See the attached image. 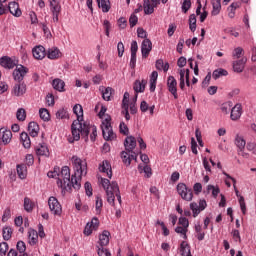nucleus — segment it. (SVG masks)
<instances>
[{
	"instance_id": "obj_23",
	"label": "nucleus",
	"mask_w": 256,
	"mask_h": 256,
	"mask_svg": "<svg viewBox=\"0 0 256 256\" xmlns=\"http://www.w3.org/2000/svg\"><path fill=\"white\" fill-rule=\"evenodd\" d=\"M109 237H111V233L107 230H104L99 236V246L107 247V245H109Z\"/></svg>"
},
{
	"instance_id": "obj_4",
	"label": "nucleus",
	"mask_w": 256,
	"mask_h": 256,
	"mask_svg": "<svg viewBox=\"0 0 256 256\" xmlns=\"http://www.w3.org/2000/svg\"><path fill=\"white\" fill-rule=\"evenodd\" d=\"M101 129L103 138L106 141H113L117 137L113 132V127H111V117L108 116L102 121Z\"/></svg>"
},
{
	"instance_id": "obj_64",
	"label": "nucleus",
	"mask_w": 256,
	"mask_h": 256,
	"mask_svg": "<svg viewBox=\"0 0 256 256\" xmlns=\"http://www.w3.org/2000/svg\"><path fill=\"white\" fill-rule=\"evenodd\" d=\"M246 148L248 151H252V153H254V155H256V144L255 142H248L246 144Z\"/></svg>"
},
{
	"instance_id": "obj_24",
	"label": "nucleus",
	"mask_w": 256,
	"mask_h": 256,
	"mask_svg": "<svg viewBox=\"0 0 256 256\" xmlns=\"http://www.w3.org/2000/svg\"><path fill=\"white\" fill-rule=\"evenodd\" d=\"M52 87L55 91H59V93H64L65 91V81L60 78H55L52 81Z\"/></svg>"
},
{
	"instance_id": "obj_32",
	"label": "nucleus",
	"mask_w": 256,
	"mask_h": 256,
	"mask_svg": "<svg viewBox=\"0 0 256 256\" xmlns=\"http://www.w3.org/2000/svg\"><path fill=\"white\" fill-rule=\"evenodd\" d=\"M159 77V73L157 71H153L150 75V91L153 93L155 89H157V79Z\"/></svg>"
},
{
	"instance_id": "obj_58",
	"label": "nucleus",
	"mask_w": 256,
	"mask_h": 256,
	"mask_svg": "<svg viewBox=\"0 0 256 256\" xmlns=\"http://www.w3.org/2000/svg\"><path fill=\"white\" fill-rule=\"evenodd\" d=\"M101 207H103V199L99 196L96 197V204H95V208H96V213H101Z\"/></svg>"
},
{
	"instance_id": "obj_49",
	"label": "nucleus",
	"mask_w": 256,
	"mask_h": 256,
	"mask_svg": "<svg viewBox=\"0 0 256 256\" xmlns=\"http://www.w3.org/2000/svg\"><path fill=\"white\" fill-rule=\"evenodd\" d=\"M232 107H233V104L231 102H226L221 105L220 109L222 113H224L225 115H229Z\"/></svg>"
},
{
	"instance_id": "obj_30",
	"label": "nucleus",
	"mask_w": 256,
	"mask_h": 256,
	"mask_svg": "<svg viewBox=\"0 0 256 256\" xmlns=\"http://www.w3.org/2000/svg\"><path fill=\"white\" fill-rule=\"evenodd\" d=\"M28 131L31 137H37L39 135V124L37 122H30L28 124Z\"/></svg>"
},
{
	"instance_id": "obj_41",
	"label": "nucleus",
	"mask_w": 256,
	"mask_h": 256,
	"mask_svg": "<svg viewBox=\"0 0 256 256\" xmlns=\"http://www.w3.org/2000/svg\"><path fill=\"white\" fill-rule=\"evenodd\" d=\"M2 235H3L4 241H9V239H11L13 235V228H11V226H5L3 228Z\"/></svg>"
},
{
	"instance_id": "obj_56",
	"label": "nucleus",
	"mask_w": 256,
	"mask_h": 256,
	"mask_svg": "<svg viewBox=\"0 0 256 256\" xmlns=\"http://www.w3.org/2000/svg\"><path fill=\"white\" fill-rule=\"evenodd\" d=\"M238 201H239L240 209H241L243 215H245V213H247V206L245 204V198L243 196H240Z\"/></svg>"
},
{
	"instance_id": "obj_55",
	"label": "nucleus",
	"mask_w": 256,
	"mask_h": 256,
	"mask_svg": "<svg viewBox=\"0 0 256 256\" xmlns=\"http://www.w3.org/2000/svg\"><path fill=\"white\" fill-rule=\"evenodd\" d=\"M178 225L180 227H184L186 229H189V220L186 217H180L178 220Z\"/></svg>"
},
{
	"instance_id": "obj_8",
	"label": "nucleus",
	"mask_w": 256,
	"mask_h": 256,
	"mask_svg": "<svg viewBox=\"0 0 256 256\" xmlns=\"http://www.w3.org/2000/svg\"><path fill=\"white\" fill-rule=\"evenodd\" d=\"M13 139V133L7 128H0V143L2 145H9Z\"/></svg>"
},
{
	"instance_id": "obj_18",
	"label": "nucleus",
	"mask_w": 256,
	"mask_h": 256,
	"mask_svg": "<svg viewBox=\"0 0 256 256\" xmlns=\"http://www.w3.org/2000/svg\"><path fill=\"white\" fill-rule=\"evenodd\" d=\"M53 23H59V15L61 14V4L50 5Z\"/></svg>"
},
{
	"instance_id": "obj_43",
	"label": "nucleus",
	"mask_w": 256,
	"mask_h": 256,
	"mask_svg": "<svg viewBox=\"0 0 256 256\" xmlns=\"http://www.w3.org/2000/svg\"><path fill=\"white\" fill-rule=\"evenodd\" d=\"M180 89H185V81L187 79V69H181L180 72Z\"/></svg>"
},
{
	"instance_id": "obj_7",
	"label": "nucleus",
	"mask_w": 256,
	"mask_h": 256,
	"mask_svg": "<svg viewBox=\"0 0 256 256\" xmlns=\"http://www.w3.org/2000/svg\"><path fill=\"white\" fill-rule=\"evenodd\" d=\"M48 205H49V209H50L51 213H53V215H61L63 210H62L61 204L59 203V200H57V198L51 196L48 199Z\"/></svg>"
},
{
	"instance_id": "obj_11",
	"label": "nucleus",
	"mask_w": 256,
	"mask_h": 256,
	"mask_svg": "<svg viewBox=\"0 0 256 256\" xmlns=\"http://www.w3.org/2000/svg\"><path fill=\"white\" fill-rule=\"evenodd\" d=\"M17 61L12 59L9 56H3L0 58V65L4 67V69H14L17 67Z\"/></svg>"
},
{
	"instance_id": "obj_57",
	"label": "nucleus",
	"mask_w": 256,
	"mask_h": 256,
	"mask_svg": "<svg viewBox=\"0 0 256 256\" xmlns=\"http://www.w3.org/2000/svg\"><path fill=\"white\" fill-rule=\"evenodd\" d=\"M181 9L182 13H187L191 9V0H184Z\"/></svg>"
},
{
	"instance_id": "obj_47",
	"label": "nucleus",
	"mask_w": 256,
	"mask_h": 256,
	"mask_svg": "<svg viewBox=\"0 0 256 256\" xmlns=\"http://www.w3.org/2000/svg\"><path fill=\"white\" fill-rule=\"evenodd\" d=\"M190 209L193 213V217H197L202 211L201 208H199V204H197V202L190 203Z\"/></svg>"
},
{
	"instance_id": "obj_10",
	"label": "nucleus",
	"mask_w": 256,
	"mask_h": 256,
	"mask_svg": "<svg viewBox=\"0 0 256 256\" xmlns=\"http://www.w3.org/2000/svg\"><path fill=\"white\" fill-rule=\"evenodd\" d=\"M152 49L153 43L151 42V40L149 38L144 39L141 44V53L143 59H147L149 57Z\"/></svg>"
},
{
	"instance_id": "obj_1",
	"label": "nucleus",
	"mask_w": 256,
	"mask_h": 256,
	"mask_svg": "<svg viewBox=\"0 0 256 256\" xmlns=\"http://www.w3.org/2000/svg\"><path fill=\"white\" fill-rule=\"evenodd\" d=\"M71 161L74 169V175L72 177L71 170L68 166H63L61 173L57 170L47 173L50 179H57V185L63 191H71V187L76 190L81 189V179L83 175H87V162L85 160H82L78 156H72Z\"/></svg>"
},
{
	"instance_id": "obj_26",
	"label": "nucleus",
	"mask_w": 256,
	"mask_h": 256,
	"mask_svg": "<svg viewBox=\"0 0 256 256\" xmlns=\"http://www.w3.org/2000/svg\"><path fill=\"white\" fill-rule=\"evenodd\" d=\"M145 85H147V80H136L133 86L135 93H143L145 91Z\"/></svg>"
},
{
	"instance_id": "obj_37",
	"label": "nucleus",
	"mask_w": 256,
	"mask_h": 256,
	"mask_svg": "<svg viewBox=\"0 0 256 256\" xmlns=\"http://www.w3.org/2000/svg\"><path fill=\"white\" fill-rule=\"evenodd\" d=\"M212 4V15L213 16H217L219 15V13H221V0H212L211 1Z\"/></svg>"
},
{
	"instance_id": "obj_51",
	"label": "nucleus",
	"mask_w": 256,
	"mask_h": 256,
	"mask_svg": "<svg viewBox=\"0 0 256 256\" xmlns=\"http://www.w3.org/2000/svg\"><path fill=\"white\" fill-rule=\"evenodd\" d=\"M16 118L18 119V121H25V119H27V112L25 111V109H18L16 112Z\"/></svg>"
},
{
	"instance_id": "obj_22",
	"label": "nucleus",
	"mask_w": 256,
	"mask_h": 256,
	"mask_svg": "<svg viewBox=\"0 0 256 256\" xmlns=\"http://www.w3.org/2000/svg\"><path fill=\"white\" fill-rule=\"evenodd\" d=\"M246 63H247V59H245V58L234 61L233 62V70L235 71V73H243Z\"/></svg>"
},
{
	"instance_id": "obj_40",
	"label": "nucleus",
	"mask_w": 256,
	"mask_h": 256,
	"mask_svg": "<svg viewBox=\"0 0 256 256\" xmlns=\"http://www.w3.org/2000/svg\"><path fill=\"white\" fill-rule=\"evenodd\" d=\"M189 29L190 31H192V33H195V31L197 30V17L195 16V14H191L189 16Z\"/></svg>"
},
{
	"instance_id": "obj_21",
	"label": "nucleus",
	"mask_w": 256,
	"mask_h": 256,
	"mask_svg": "<svg viewBox=\"0 0 256 256\" xmlns=\"http://www.w3.org/2000/svg\"><path fill=\"white\" fill-rule=\"evenodd\" d=\"M28 243L29 245L32 246L37 245V243H39V234L33 228H30L28 230Z\"/></svg>"
},
{
	"instance_id": "obj_6",
	"label": "nucleus",
	"mask_w": 256,
	"mask_h": 256,
	"mask_svg": "<svg viewBox=\"0 0 256 256\" xmlns=\"http://www.w3.org/2000/svg\"><path fill=\"white\" fill-rule=\"evenodd\" d=\"M29 73V69L23 65H19L16 67V69L13 71V79L14 81H17V83H21L23 79H25V76Z\"/></svg>"
},
{
	"instance_id": "obj_16",
	"label": "nucleus",
	"mask_w": 256,
	"mask_h": 256,
	"mask_svg": "<svg viewBox=\"0 0 256 256\" xmlns=\"http://www.w3.org/2000/svg\"><path fill=\"white\" fill-rule=\"evenodd\" d=\"M99 171H100V173H105L109 179H111L113 177V171L111 169V164L107 160H104L99 165Z\"/></svg>"
},
{
	"instance_id": "obj_15",
	"label": "nucleus",
	"mask_w": 256,
	"mask_h": 256,
	"mask_svg": "<svg viewBox=\"0 0 256 256\" xmlns=\"http://www.w3.org/2000/svg\"><path fill=\"white\" fill-rule=\"evenodd\" d=\"M230 111V119L232 121H239V119H241V115H243V108L241 107V104H236Z\"/></svg>"
},
{
	"instance_id": "obj_33",
	"label": "nucleus",
	"mask_w": 256,
	"mask_h": 256,
	"mask_svg": "<svg viewBox=\"0 0 256 256\" xmlns=\"http://www.w3.org/2000/svg\"><path fill=\"white\" fill-rule=\"evenodd\" d=\"M73 113L76 114L77 120L74 121H79L80 123H83V106L80 104H75L73 107Z\"/></svg>"
},
{
	"instance_id": "obj_38",
	"label": "nucleus",
	"mask_w": 256,
	"mask_h": 256,
	"mask_svg": "<svg viewBox=\"0 0 256 256\" xmlns=\"http://www.w3.org/2000/svg\"><path fill=\"white\" fill-rule=\"evenodd\" d=\"M227 75H229V72L223 68L216 69L212 73L213 79H219V77H227Z\"/></svg>"
},
{
	"instance_id": "obj_59",
	"label": "nucleus",
	"mask_w": 256,
	"mask_h": 256,
	"mask_svg": "<svg viewBox=\"0 0 256 256\" xmlns=\"http://www.w3.org/2000/svg\"><path fill=\"white\" fill-rule=\"evenodd\" d=\"M9 219H11V209L6 208L4 210V213L2 216V221H3V223H7V221H9Z\"/></svg>"
},
{
	"instance_id": "obj_9",
	"label": "nucleus",
	"mask_w": 256,
	"mask_h": 256,
	"mask_svg": "<svg viewBox=\"0 0 256 256\" xmlns=\"http://www.w3.org/2000/svg\"><path fill=\"white\" fill-rule=\"evenodd\" d=\"M27 93V85L25 82H18L13 86L12 95L14 97H23Z\"/></svg>"
},
{
	"instance_id": "obj_17",
	"label": "nucleus",
	"mask_w": 256,
	"mask_h": 256,
	"mask_svg": "<svg viewBox=\"0 0 256 256\" xmlns=\"http://www.w3.org/2000/svg\"><path fill=\"white\" fill-rule=\"evenodd\" d=\"M8 11L13 17H21V15H23L21 8H19V3L17 2H10L8 4Z\"/></svg>"
},
{
	"instance_id": "obj_39",
	"label": "nucleus",
	"mask_w": 256,
	"mask_h": 256,
	"mask_svg": "<svg viewBox=\"0 0 256 256\" xmlns=\"http://www.w3.org/2000/svg\"><path fill=\"white\" fill-rule=\"evenodd\" d=\"M111 95H113V88H102V99H104V101H111Z\"/></svg>"
},
{
	"instance_id": "obj_53",
	"label": "nucleus",
	"mask_w": 256,
	"mask_h": 256,
	"mask_svg": "<svg viewBox=\"0 0 256 256\" xmlns=\"http://www.w3.org/2000/svg\"><path fill=\"white\" fill-rule=\"evenodd\" d=\"M16 247H17V251H19L20 255H23V253H25V251H27V246L25 245V242H23V241H18Z\"/></svg>"
},
{
	"instance_id": "obj_54",
	"label": "nucleus",
	"mask_w": 256,
	"mask_h": 256,
	"mask_svg": "<svg viewBox=\"0 0 256 256\" xmlns=\"http://www.w3.org/2000/svg\"><path fill=\"white\" fill-rule=\"evenodd\" d=\"M119 131L122 135H129V127H127L125 122H120Z\"/></svg>"
},
{
	"instance_id": "obj_19",
	"label": "nucleus",
	"mask_w": 256,
	"mask_h": 256,
	"mask_svg": "<svg viewBox=\"0 0 256 256\" xmlns=\"http://www.w3.org/2000/svg\"><path fill=\"white\" fill-rule=\"evenodd\" d=\"M124 147L128 153H131L137 147V140L133 136H128L125 139Z\"/></svg>"
},
{
	"instance_id": "obj_3",
	"label": "nucleus",
	"mask_w": 256,
	"mask_h": 256,
	"mask_svg": "<svg viewBox=\"0 0 256 256\" xmlns=\"http://www.w3.org/2000/svg\"><path fill=\"white\" fill-rule=\"evenodd\" d=\"M87 122L73 121L71 125L72 137L73 140H69V143H73V141H79L81 136L84 137L85 141H87Z\"/></svg>"
},
{
	"instance_id": "obj_44",
	"label": "nucleus",
	"mask_w": 256,
	"mask_h": 256,
	"mask_svg": "<svg viewBox=\"0 0 256 256\" xmlns=\"http://www.w3.org/2000/svg\"><path fill=\"white\" fill-rule=\"evenodd\" d=\"M187 231H189V228H185L183 226H177L175 228V233L180 235V237H182V239H187Z\"/></svg>"
},
{
	"instance_id": "obj_50",
	"label": "nucleus",
	"mask_w": 256,
	"mask_h": 256,
	"mask_svg": "<svg viewBox=\"0 0 256 256\" xmlns=\"http://www.w3.org/2000/svg\"><path fill=\"white\" fill-rule=\"evenodd\" d=\"M207 191L212 192V196L214 197V199H217L219 193H221V190L219 189V187L214 186V185H208L207 186Z\"/></svg>"
},
{
	"instance_id": "obj_20",
	"label": "nucleus",
	"mask_w": 256,
	"mask_h": 256,
	"mask_svg": "<svg viewBox=\"0 0 256 256\" xmlns=\"http://www.w3.org/2000/svg\"><path fill=\"white\" fill-rule=\"evenodd\" d=\"M35 152L38 157H49V148L45 143L38 144L35 148Z\"/></svg>"
},
{
	"instance_id": "obj_46",
	"label": "nucleus",
	"mask_w": 256,
	"mask_h": 256,
	"mask_svg": "<svg viewBox=\"0 0 256 256\" xmlns=\"http://www.w3.org/2000/svg\"><path fill=\"white\" fill-rule=\"evenodd\" d=\"M39 115H40V119H42V121H49V119H51L49 110H47L46 108H41L39 110Z\"/></svg>"
},
{
	"instance_id": "obj_34",
	"label": "nucleus",
	"mask_w": 256,
	"mask_h": 256,
	"mask_svg": "<svg viewBox=\"0 0 256 256\" xmlns=\"http://www.w3.org/2000/svg\"><path fill=\"white\" fill-rule=\"evenodd\" d=\"M97 3L103 13H109L111 9V2L109 0H97Z\"/></svg>"
},
{
	"instance_id": "obj_12",
	"label": "nucleus",
	"mask_w": 256,
	"mask_h": 256,
	"mask_svg": "<svg viewBox=\"0 0 256 256\" xmlns=\"http://www.w3.org/2000/svg\"><path fill=\"white\" fill-rule=\"evenodd\" d=\"M167 87L169 92L173 95L174 99H178L177 95V80L173 76H169L167 79Z\"/></svg>"
},
{
	"instance_id": "obj_63",
	"label": "nucleus",
	"mask_w": 256,
	"mask_h": 256,
	"mask_svg": "<svg viewBox=\"0 0 256 256\" xmlns=\"http://www.w3.org/2000/svg\"><path fill=\"white\" fill-rule=\"evenodd\" d=\"M137 35L140 39H147V31H145L143 28L137 29Z\"/></svg>"
},
{
	"instance_id": "obj_29",
	"label": "nucleus",
	"mask_w": 256,
	"mask_h": 256,
	"mask_svg": "<svg viewBox=\"0 0 256 256\" xmlns=\"http://www.w3.org/2000/svg\"><path fill=\"white\" fill-rule=\"evenodd\" d=\"M234 143L238 149V151H243V149H245L246 145H247V141H245V138L239 134H237L235 136V140Z\"/></svg>"
},
{
	"instance_id": "obj_48",
	"label": "nucleus",
	"mask_w": 256,
	"mask_h": 256,
	"mask_svg": "<svg viewBox=\"0 0 256 256\" xmlns=\"http://www.w3.org/2000/svg\"><path fill=\"white\" fill-rule=\"evenodd\" d=\"M129 151H123L121 154V158L124 164L127 165V167H129V165H131V156L129 154Z\"/></svg>"
},
{
	"instance_id": "obj_2",
	"label": "nucleus",
	"mask_w": 256,
	"mask_h": 256,
	"mask_svg": "<svg viewBox=\"0 0 256 256\" xmlns=\"http://www.w3.org/2000/svg\"><path fill=\"white\" fill-rule=\"evenodd\" d=\"M100 184L106 193V199L109 205L117 209V207L115 206V197L119 205H121L122 203L121 192L119 191V184H117V182L115 181L111 183V181H109V179L107 178H100Z\"/></svg>"
},
{
	"instance_id": "obj_25",
	"label": "nucleus",
	"mask_w": 256,
	"mask_h": 256,
	"mask_svg": "<svg viewBox=\"0 0 256 256\" xmlns=\"http://www.w3.org/2000/svg\"><path fill=\"white\" fill-rule=\"evenodd\" d=\"M46 55L48 59H59V57H61V50L57 47H52L47 50Z\"/></svg>"
},
{
	"instance_id": "obj_42",
	"label": "nucleus",
	"mask_w": 256,
	"mask_h": 256,
	"mask_svg": "<svg viewBox=\"0 0 256 256\" xmlns=\"http://www.w3.org/2000/svg\"><path fill=\"white\" fill-rule=\"evenodd\" d=\"M35 207V203H33L29 197L24 198V210L27 213H31L33 211V208Z\"/></svg>"
},
{
	"instance_id": "obj_35",
	"label": "nucleus",
	"mask_w": 256,
	"mask_h": 256,
	"mask_svg": "<svg viewBox=\"0 0 256 256\" xmlns=\"http://www.w3.org/2000/svg\"><path fill=\"white\" fill-rule=\"evenodd\" d=\"M16 170L19 179H27V166L25 164H18Z\"/></svg>"
},
{
	"instance_id": "obj_5",
	"label": "nucleus",
	"mask_w": 256,
	"mask_h": 256,
	"mask_svg": "<svg viewBox=\"0 0 256 256\" xmlns=\"http://www.w3.org/2000/svg\"><path fill=\"white\" fill-rule=\"evenodd\" d=\"M176 190L184 201H193V189L188 187L185 183H178Z\"/></svg>"
},
{
	"instance_id": "obj_31",
	"label": "nucleus",
	"mask_w": 256,
	"mask_h": 256,
	"mask_svg": "<svg viewBox=\"0 0 256 256\" xmlns=\"http://www.w3.org/2000/svg\"><path fill=\"white\" fill-rule=\"evenodd\" d=\"M20 141L22 142V145L25 149L31 148V138L29 137V134L26 132H22L20 134Z\"/></svg>"
},
{
	"instance_id": "obj_28",
	"label": "nucleus",
	"mask_w": 256,
	"mask_h": 256,
	"mask_svg": "<svg viewBox=\"0 0 256 256\" xmlns=\"http://www.w3.org/2000/svg\"><path fill=\"white\" fill-rule=\"evenodd\" d=\"M86 128H87V139H89V133H90V139L91 141H95L97 139V126L90 125L86 122Z\"/></svg>"
},
{
	"instance_id": "obj_36",
	"label": "nucleus",
	"mask_w": 256,
	"mask_h": 256,
	"mask_svg": "<svg viewBox=\"0 0 256 256\" xmlns=\"http://www.w3.org/2000/svg\"><path fill=\"white\" fill-rule=\"evenodd\" d=\"M180 255L182 256H193L191 255V247L185 241L180 244Z\"/></svg>"
},
{
	"instance_id": "obj_13",
	"label": "nucleus",
	"mask_w": 256,
	"mask_h": 256,
	"mask_svg": "<svg viewBox=\"0 0 256 256\" xmlns=\"http://www.w3.org/2000/svg\"><path fill=\"white\" fill-rule=\"evenodd\" d=\"M99 227V219L93 218L91 222H88L84 228V235L89 237L93 231L97 230Z\"/></svg>"
},
{
	"instance_id": "obj_45",
	"label": "nucleus",
	"mask_w": 256,
	"mask_h": 256,
	"mask_svg": "<svg viewBox=\"0 0 256 256\" xmlns=\"http://www.w3.org/2000/svg\"><path fill=\"white\" fill-rule=\"evenodd\" d=\"M57 119H69V112L65 108H61L56 112Z\"/></svg>"
},
{
	"instance_id": "obj_52",
	"label": "nucleus",
	"mask_w": 256,
	"mask_h": 256,
	"mask_svg": "<svg viewBox=\"0 0 256 256\" xmlns=\"http://www.w3.org/2000/svg\"><path fill=\"white\" fill-rule=\"evenodd\" d=\"M97 253L99 256H111V252L105 246H98Z\"/></svg>"
},
{
	"instance_id": "obj_14",
	"label": "nucleus",
	"mask_w": 256,
	"mask_h": 256,
	"mask_svg": "<svg viewBox=\"0 0 256 256\" xmlns=\"http://www.w3.org/2000/svg\"><path fill=\"white\" fill-rule=\"evenodd\" d=\"M32 55L35 59L41 61L47 56V50H45V47L38 45L32 49Z\"/></svg>"
},
{
	"instance_id": "obj_62",
	"label": "nucleus",
	"mask_w": 256,
	"mask_h": 256,
	"mask_svg": "<svg viewBox=\"0 0 256 256\" xmlns=\"http://www.w3.org/2000/svg\"><path fill=\"white\" fill-rule=\"evenodd\" d=\"M138 21H139V18L137 17V15L132 14L129 18L130 27H135V25H137Z\"/></svg>"
},
{
	"instance_id": "obj_27",
	"label": "nucleus",
	"mask_w": 256,
	"mask_h": 256,
	"mask_svg": "<svg viewBox=\"0 0 256 256\" xmlns=\"http://www.w3.org/2000/svg\"><path fill=\"white\" fill-rule=\"evenodd\" d=\"M155 4L151 3V0H144L143 8L145 15H153L155 13Z\"/></svg>"
},
{
	"instance_id": "obj_60",
	"label": "nucleus",
	"mask_w": 256,
	"mask_h": 256,
	"mask_svg": "<svg viewBox=\"0 0 256 256\" xmlns=\"http://www.w3.org/2000/svg\"><path fill=\"white\" fill-rule=\"evenodd\" d=\"M7 251H9V244H7V242H1L0 243V254L6 255Z\"/></svg>"
},
{
	"instance_id": "obj_61",
	"label": "nucleus",
	"mask_w": 256,
	"mask_h": 256,
	"mask_svg": "<svg viewBox=\"0 0 256 256\" xmlns=\"http://www.w3.org/2000/svg\"><path fill=\"white\" fill-rule=\"evenodd\" d=\"M175 31H177V25L173 23L169 24L168 30H167L168 36L173 37V35L175 34Z\"/></svg>"
}]
</instances>
